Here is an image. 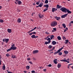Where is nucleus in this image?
I'll use <instances>...</instances> for the list:
<instances>
[{"instance_id": "nucleus-49", "label": "nucleus", "mask_w": 73, "mask_h": 73, "mask_svg": "<svg viewBox=\"0 0 73 73\" xmlns=\"http://www.w3.org/2000/svg\"><path fill=\"white\" fill-rule=\"evenodd\" d=\"M13 58H16V56L14 55Z\"/></svg>"}, {"instance_id": "nucleus-26", "label": "nucleus", "mask_w": 73, "mask_h": 73, "mask_svg": "<svg viewBox=\"0 0 73 73\" xmlns=\"http://www.w3.org/2000/svg\"><path fill=\"white\" fill-rule=\"evenodd\" d=\"M64 53L65 54H68V51L65 50L64 51Z\"/></svg>"}, {"instance_id": "nucleus-5", "label": "nucleus", "mask_w": 73, "mask_h": 73, "mask_svg": "<svg viewBox=\"0 0 73 73\" xmlns=\"http://www.w3.org/2000/svg\"><path fill=\"white\" fill-rule=\"evenodd\" d=\"M64 48V46L62 47L60 49H59L57 51L55 52L54 53V54H57V53H58L59 52H60L62 50V49Z\"/></svg>"}, {"instance_id": "nucleus-27", "label": "nucleus", "mask_w": 73, "mask_h": 73, "mask_svg": "<svg viewBox=\"0 0 73 73\" xmlns=\"http://www.w3.org/2000/svg\"><path fill=\"white\" fill-rule=\"evenodd\" d=\"M62 26L63 27H64V28H66V25L65 24H62Z\"/></svg>"}, {"instance_id": "nucleus-3", "label": "nucleus", "mask_w": 73, "mask_h": 73, "mask_svg": "<svg viewBox=\"0 0 73 73\" xmlns=\"http://www.w3.org/2000/svg\"><path fill=\"white\" fill-rule=\"evenodd\" d=\"M57 25V22L56 21H54L51 23V25L52 27H55Z\"/></svg>"}, {"instance_id": "nucleus-36", "label": "nucleus", "mask_w": 73, "mask_h": 73, "mask_svg": "<svg viewBox=\"0 0 73 73\" xmlns=\"http://www.w3.org/2000/svg\"><path fill=\"white\" fill-rule=\"evenodd\" d=\"M55 48V47H53V48L51 49V50L52 51H53V50H54V49Z\"/></svg>"}, {"instance_id": "nucleus-60", "label": "nucleus", "mask_w": 73, "mask_h": 73, "mask_svg": "<svg viewBox=\"0 0 73 73\" xmlns=\"http://www.w3.org/2000/svg\"><path fill=\"white\" fill-rule=\"evenodd\" d=\"M2 9V7L1 6H0V9Z\"/></svg>"}, {"instance_id": "nucleus-58", "label": "nucleus", "mask_w": 73, "mask_h": 73, "mask_svg": "<svg viewBox=\"0 0 73 73\" xmlns=\"http://www.w3.org/2000/svg\"><path fill=\"white\" fill-rule=\"evenodd\" d=\"M71 23H71V22L70 23V25H69L70 26H71V25H72L71 24Z\"/></svg>"}, {"instance_id": "nucleus-55", "label": "nucleus", "mask_w": 73, "mask_h": 73, "mask_svg": "<svg viewBox=\"0 0 73 73\" xmlns=\"http://www.w3.org/2000/svg\"><path fill=\"white\" fill-rule=\"evenodd\" d=\"M31 33V31H28L27 33Z\"/></svg>"}, {"instance_id": "nucleus-45", "label": "nucleus", "mask_w": 73, "mask_h": 73, "mask_svg": "<svg viewBox=\"0 0 73 73\" xmlns=\"http://www.w3.org/2000/svg\"><path fill=\"white\" fill-rule=\"evenodd\" d=\"M53 29L55 31H56V28H54Z\"/></svg>"}, {"instance_id": "nucleus-52", "label": "nucleus", "mask_w": 73, "mask_h": 73, "mask_svg": "<svg viewBox=\"0 0 73 73\" xmlns=\"http://www.w3.org/2000/svg\"><path fill=\"white\" fill-rule=\"evenodd\" d=\"M3 42H5V39H3Z\"/></svg>"}, {"instance_id": "nucleus-34", "label": "nucleus", "mask_w": 73, "mask_h": 73, "mask_svg": "<svg viewBox=\"0 0 73 73\" xmlns=\"http://www.w3.org/2000/svg\"><path fill=\"white\" fill-rule=\"evenodd\" d=\"M40 1H39L38 2H36V4H37V5H39V4H40Z\"/></svg>"}, {"instance_id": "nucleus-20", "label": "nucleus", "mask_w": 73, "mask_h": 73, "mask_svg": "<svg viewBox=\"0 0 73 73\" xmlns=\"http://www.w3.org/2000/svg\"><path fill=\"white\" fill-rule=\"evenodd\" d=\"M44 7H46V8H49V5L48 4H46L45 5H44Z\"/></svg>"}, {"instance_id": "nucleus-6", "label": "nucleus", "mask_w": 73, "mask_h": 73, "mask_svg": "<svg viewBox=\"0 0 73 73\" xmlns=\"http://www.w3.org/2000/svg\"><path fill=\"white\" fill-rule=\"evenodd\" d=\"M68 15V13L65 14L64 15H62L61 16V18H65V17H66V16H67V15Z\"/></svg>"}, {"instance_id": "nucleus-33", "label": "nucleus", "mask_w": 73, "mask_h": 73, "mask_svg": "<svg viewBox=\"0 0 73 73\" xmlns=\"http://www.w3.org/2000/svg\"><path fill=\"white\" fill-rule=\"evenodd\" d=\"M62 38L63 39H64V40H66V37L65 36H63L62 37Z\"/></svg>"}, {"instance_id": "nucleus-29", "label": "nucleus", "mask_w": 73, "mask_h": 73, "mask_svg": "<svg viewBox=\"0 0 73 73\" xmlns=\"http://www.w3.org/2000/svg\"><path fill=\"white\" fill-rule=\"evenodd\" d=\"M45 4H48V0H46L44 2Z\"/></svg>"}, {"instance_id": "nucleus-7", "label": "nucleus", "mask_w": 73, "mask_h": 73, "mask_svg": "<svg viewBox=\"0 0 73 73\" xmlns=\"http://www.w3.org/2000/svg\"><path fill=\"white\" fill-rule=\"evenodd\" d=\"M31 37L32 38H38V36H35V35H33L31 36Z\"/></svg>"}, {"instance_id": "nucleus-31", "label": "nucleus", "mask_w": 73, "mask_h": 73, "mask_svg": "<svg viewBox=\"0 0 73 73\" xmlns=\"http://www.w3.org/2000/svg\"><path fill=\"white\" fill-rule=\"evenodd\" d=\"M30 68V67L29 66H26L27 69V70L29 69Z\"/></svg>"}, {"instance_id": "nucleus-19", "label": "nucleus", "mask_w": 73, "mask_h": 73, "mask_svg": "<svg viewBox=\"0 0 73 73\" xmlns=\"http://www.w3.org/2000/svg\"><path fill=\"white\" fill-rule=\"evenodd\" d=\"M57 8L58 9V8H62V7L61 6H59V5H57Z\"/></svg>"}, {"instance_id": "nucleus-2", "label": "nucleus", "mask_w": 73, "mask_h": 73, "mask_svg": "<svg viewBox=\"0 0 73 73\" xmlns=\"http://www.w3.org/2000/svg\"><path fill=\"white\" fill-rule=\"evenodd\" d=\"M60 9L61 11L62 12H63L64 13H66L67 12V9L65 7H62Z\"/></svg>"}, {"instance_id": "nucleus-21", "label": "nucleus", "mask_w": 73, "mask_h": 73, "mask_svg": "<svg viewBox=\"0 0 73 73\" xmlns=\"http://www.w3.org/2000/svg\"><path fill=\"white\" fill-rule=\"evenodd\" d=\"M67 12L68 13H68V14L69 13H70H70H72V12L70 11H69V10H67Z\"/></svg>"}, {"instance_id": "nucleus-46", "label": "nucleus", "mask_w": 73, "mask_h": 73, "mask_svg": "<svg viewBox=\"0 0 73 73\" xmlns=\"http://www.w3.org/2000/svg\"><path fill=\"white\" fill-rule=\"evenodd\" d=\"M43 70L44 72H45L46 71V69H43Z\"/></svg>"}, {"instance_id": "nucleus-47", "label": "nucleus", "mask_w": 73, "mask_h": 73, "mask_svg": "<svg viewBox=\"0 0 73 73\" xmlns=\"http://www.w3.org/2000/svg\"><path fill=\"white\" fill-rule=\"evenodd\" d=\"M33 35V34H32V33H30L29 34V35Z\"/></svg>"}, {"instance_id": "nucleus-1", "label": "nucleus", "mask_w": 73, "mask_h": 73, "mask_svg": "<svg viewBox=\"0 0 73 73\" xmlns=\"http://www.w3.org/2000/svg\"><path fill=\"white\" fill-rule=\"evenodd\" d=\"M10 48L7 50V52H8L10 51V50H15L17 49V47L16 46H15V45L14 44H13V45L12 44Z\"/></svg>"}, {"instance_id": "nucleus-28", "label": "nucleus", "mask_w": 73, "mask_h": 73, "mask_svg": "<svg viewBox=\"0 0 73 73\" xmlns=\"http://www.w3.org/2000/svg\"><path fill=\"white\" fill-rule=\"evenodd\" d=\"M0 23H4V20L3 19H0Z\"/></svg>"}, {"instance_id": "nucleus-61", "label": "nucleus", "mask_w": 73, "mask_h": 73, "mask_svg": "<svg viewBox=\"0 0 73 73\" xmlns=\"http://www.w3.org/2000/svg\"><path fill=\"white\" fill-rule=\"evenodd\" d=\"M8 73H12V72H8Z\"/></svg>"}, {"instance_id": "nucleus-44", "label": "nucleus", "mask_w": 73, "mask_h": 73, "mask_svg": "<svg viewBox=\"0 0 73 73\" xmlns=\"http://www.w3.org/2000/svg\"><path fill=\"white\" fill-rule=\"evenodd\" d=\"M23 72H24V73H27V72H28V71H23Z\"/></svg>"}, {"instance_id": "nucleus-24", "label": "nucleus", "mask_w": 73, "mask_h": 73, "mask_svg": "<svg viewBox=\"0 0 73 73\" xmlns=\"http://www.w3.org/2000/svg\"><path fill=\"white\" fill-rule=\"evenodd\" d=\"M61 64H58L57 65L58 68H60V67H61Z\"/></svg>"}, {"instance_id": "nucleus-37", "label": "nucleus", "mask_w": 73, "mask_h": 73, "mask_svg": "<svg viewBox=\"0 0 73 73\" xmlns=\"http://www.w3.org/2000/svg\"><path fill=\"white\" fill-rule=\"evenodd\" d=\"M6 56L7 57H9V56H10V55H9V54H6Z\"/></svg>"}, {"instance_id": "nucleus-32", "label": "nucleus", "mask_w": 73, "mask_h": 73, "mask_svg": "<svg viewBox=\"0 0 73 73\" xmlns=\"http://www.w3.org/2000/svg\"><path fill=\"white\" fill-rule=\"evenodd\" d=\"M52 47H53V46L52 45H50L48 46V47L49 49H51V48H52Z\"/></svg>"}, {"instance_id": "nucleus-50", "label": "nucleus", "mask_w": 73, "mask_h": 73, "mask_svg": "<svg viewBox=\"0 0 73 73\" xmlns=\"http://www.w3.org/2000/svg\"><path fill=\"white\" fill-rule=\"evenodd\" d=\"M73 65V64H70L68 65V66H70V65Z\"/></svg>"}, {"instance_id": "nucleus-16", "label": "nucleus", "mask_w": 73, "mask_h": 73, "mask_svg": "<svg viewBox=\"0 0 73 73\" xmlns=\"http://www.w3.org/2000/svg\"><path fill=\"white\" fill-rule=\"evenodd\" d=\"M21 19L18 18L17 20V23H21Z\"/></svg>"}, {"instance_id": "nucleus-11", "label": "nucleus", "mask_w": 73, "mask_h": 73, "mask_svg": "<svg viewBox=\"0 0 73 73\" xmlns=\"http://www.w3.org/2000/svg\"><path fill=\"white\" fill-rule=\"evenodd\" d=\"M55 19H56V20L57 21H59L61 19L60 18V17H57V16H55L54 17Z\"/></svg>"}, {"instance_id": "nucleus-59", "label": "nucleus", "mask_w": 73, "mask_h": 73, "mask_svg": "<svg viewBox=\"0 0 73 73\" xmlns=\"http://www.w3.org/2000/svg\"><path fill=\"white\" fill-rule=\"evenodd\" d=\"M36 28H37V27H35L34 28V29L35 30V29H36Z\"/></svg>"}, {"instance_id": "nucleus-62", "label": "nucleus", "mask_w": 73, "mask_h": 73, "mask_svg": "<svg viewBox=\"0 0 73 73\" xmlns=\"http://www.w3.org/2000/svg\"><path fill=\"white\" fill-rule=\"evenodd\" d=\"M48 8H46V9H45V10H46V11H47V10H48Z\"/></svg>"}, {"instance_id": "nucleus-22", "label": "nucleus", "mask_w": 73, "mask_h": 73, "mask_svg": "<svg viewBox=\"0 0 73 73\" xmlns=\"http://www.w3.org/2000/svg\"><path fill=\"white\" fill-rule=\"evenodd\" d=\"M17 3H18V5H20V4H21L22 2H21V1H18Z\"/></svg>"}, {"instance_id": "nucleus-18", "label": "nucleus", "mask_w": 73, "mask_h": 73, "mask_svg": "<svg viewBox=\"0 0 73 73\" xmlns=\"http://www.w3.org/2000/svg\"><path fill=\"white\" fill-rule=\"evenodd\" d=\"M5 42H6V43H8V41H9V39L8 38L5 39Z\"/></svg>"}, {"instance_id": "nucleus-23", "label": "nucleus", "mask_w": 73, "mask_h": 73, "mask_svg": "<svg viewBox=\"0 0 73 73\" xmlns=\"http://www.w3.org/2000/svg\"><path fill=\"white\" fill-rule=\"evenodd\" d=\"M54 38V36L53 35H52L51 36L50 38H51V40H52Z\"/></svg>"}, {"instance_id": "nucleus-17", "label": "nucleus", "mask_w": 73, "mask_h": 73, "mask_svg": "<svg viewBox=\"0 0 73 73\" xmlns=\"http://www.w3.org/2000/svg\"><path fill=\"white\" fill-rule=\"evenodd\" d=\"M2 69L3 70H5V64H3V66Z\"/></svg>"}, {"instance_id": "nucleus-12", "label": "nucleus", "mask_w": 73, "mask_h": 73, "mask_svg": "<svg viewBox=\"0 0 73 73\" xmlns=\"http://www.w3.org/2000/svg\"><path fill=\"white\" fill-rule=\"evenodd\" d=\"M57 59H55L53 60V62L54 64H57Z\"/></svg>"}, {"instance_id": "nucleus-9", "label": "nucleus", "mask_w": 73, "mask_h": 73, "mask_svg": "<svg viewBox=\"0 0 73 73\" xmlns=\"http://www.w3.org/2000/svg\"><path fill=\"white\" fill-rule=\"evenodd\" d=\"M57 11V9H56L54 8H53L52 9V12H54V11Z\"/></svg>"}, {"instance_id": "nucleus-30", "label": "nucleus", "mask_w": 73, "mask_h": 73, "mask_svg": "<svg viewBox=\"0 0 73 73\" xmlns=\"http://www.w3.org/2000/svg\"><path fill=\"white\" fill-rule=\"evenodd\" d=\"M58 53L59 56H61L62 54V53L61 52H59V53Z\"/></svg>"}, {"instance_id": "nucleus-53", "label": "nucleus", "mask_w": 73, "mask_h": 73, "mask_svg": "<svg viewBox=\"0 0 73 73\" xmlns=\"http://www.w3.org/2000/svg\"><path fill=\"white\" fill-rule=\"evenodd\" d=\"M66 29H65L64 30V32H66Z\"/></svg>"}, {"instance_id": "nucleus-51", "label": "nucleus", "mask_w": 73, "mask_h": 73, "mask_svg": "<svg viewBox=\"0 0 73 73\" xmlns=\"http://www.w3.org/2000/svg\"><path fill=\"white\" fill-rule=\"evenodd\" d=\"M14 55H11V57H12V58H13V57L14 56Z\"/></svg>"}, {"instance_id": "nucleus-40", "label": "nucleus", "mask_w": 73, "mask_h": 73, "mask_svg": "<svg viewBox=\"0 0 73 73\" xmlns=\"http://www.w3.org/2000/svg\"><path fill=\"white\" fill-rule=\"evenodd\" d=\"M31 72L32 73H36V72H35V70H32V71H31Z\"/></svg>"}, {"instance_id": "nucleus-25", "label": "nucleus", "mask_w": 73, "mask_h": 73, "mask_svg": "<svg viewBox=\"0 0 73 73\" xmlns=\"http://www.w3.org/2000/svg\"><path fill=\"white\" fill-rule=\"evenodd\" d=\"M57 38L58 40H61V37L60 36H58L57 37Z\"/></svg>"}, {"instance_id": "nucleus-54", "label": "nucleus", "mask_w": 73, "mask_h": 73, "mask_svg": "<svg viewBox=\"0 0 73 73\" xmlns=\"http://www.w3.org/2000/svg\"><path fill=\"white\" fill-rule=\"evenodd\" d=\"M66 29L67 31L68 30V27H66Z\"/></svg>"}, {"instance_id": "nucleus-48", "label": "nucleus", "mask_w": 73, "mask_h": 73, "mask_svg": "<svg viewBox=\"0 0 73 73\" xmlns=\"http://www.w3.org/2000/svg\"><path fill=\"white\" fill-rule=\"evenodd\" d=\"M39 7H42V6H41V4L39 5Z\"/></svg>"}, {"instance_id": "nucleus-39", "label": "nucleus", "mask_w": 73, "mask_h": 73, "mask_svg": "<svg viewBox=\"0 0 73 73\" xmlns=\"http://www.w3.org/2000/svg\"><path fill=\"white\" fill-rule=\"evenodd\" d=\"M32 33L33 34L35 35V34H36V32H32Z\"/></svg>"}, {"instance_id": "nucleus-13", "label": "nucleus", "mask_w": 73, "mask_h": 73, "mask_svg": "<svg viewBox=\"0 0 73 73\" xmlns=\"http://www.w3.org/2000/svg\"><path fill=\"white\" fill-rule=\"evenodd\" d=\"M38 52V50H35L33 51V54H36V53H37Z\"/></svg>"}, {"instance_id": "nucleus-42", "label": "nucleus", "mask_w": 73, "mask_h": 73, "mask_svg": "<svg viewBox=\"0 0 73 73\" xmlns=\"http://www.w3.org/2000/svg\"><path fill=\"white\" fill-rule=\"evenodd\" d=\"M65 41L66 42H67V43H68V42H69V41H68V40H66Z\"/></svg>"}, {"instance_id": "nucleus-56", "label": "nucleus", "mask_w": 73, "mask_h": 73, "mask_svg": "<svg viewBox=\"0 0 73 73\" xmlns=\"http://www.w3.org/2000/svg\"><path fill=\"white\" fill-rule=\"evenodd\" d=\"M55 32V31L54 30H52V32Z\"/></svg>"}, {"instance_id": "nucleus-15", "label": "nucleus", "mask_w": 73, "mask_h": 73, "mask_svg": "<svg viewBox=\"0 0 73 73\" xmlns=\"http://www.w3.org/2000/svg\"><path fill=\"white\" fill-rule=\"evenodd\" d=\"M56 42L54 41H53L52 42V44L53 45H56Z\"/></svg>"}, {"instance_id": "nucleus-41", "label": "nucleus", "mask_w": 73, "mask_h": 73, "mask_svg": "<svg viewBox=\"0 0 73 73\" xmlns=\"http://www.w3.org/2000/svg\"><path fill=\"white\" fill-rule=\"evenodd\" d=\"M46 34H47V35H49L50 34V33H48V32H46Z\"/></svg>"}, {"instance_id": "nucleus-38", "label": "nucleus", "mask_w": 73, "mask_h": 73, "mask_svg": "<svg viewBox=\"0 0 73 73\" xmlns=\"http://www.w3.org/2000/svg\"><path fill=\"white\" fill-rule=\"evenodd\" d=\"M27 60H28V61H30L31 60V58H27Z\"/></svg>"}, {"instance_id": "nucleus-35", "label": "nucleus", "mask_w": 73, "mask_h": 73, "mask_svg": "<svg viewBox=\"0 0 73 73\" xmlns=\"http://www.w3.org/2000/svg\"><path fill=\"white\" fill-rule=\"evenodd\" d=\"M48 66V67H51L52 66V64H49L48 65L46 66Z\"/></svg>"}, {"instance_id": "nucleus-57", "label": "nucleus", "mask_w": 73, "mask_h": 73, "mask_svg": "<svg viewBox=\"0 0 73 73\" xmlns=\"http://www.w3.org/2000/svg\"><path fill=\"white\" fill-rule=\"evenodd\" d=\"M46 10H45V9L44 10H43V12H45V11H46Z\"/></svg>"}, {"instance_id": "nucleus-43", "label": "nucleus", "mask_w": 73, "mask_h": 73, "mask_svg": "<svg viewBox=\"0 0 73 73\" xmlns=\"http://www.w3.org/2000/svg\"><path fill=\"white\" fill-rule=\"evenodd\" d=\"M29 63L30 64H33V63H32V62L31 61H30L29 62Z\"/></svg>"}, {"instance_id": "nucleus-64", "label": "nucleus", "mask_w": 73, "mask_h": 73, "mask_svg": "<svg viewBox=\"0 0 73 73\" xmlns=\"http://www.w3.org/2000/svg\"><path fill=\"white\" fill-rule=\"evenodd\" d=\"M71 68H72V69H73V66H71Z\"/></svg>"}, {"instance_id": "nucleus-14", "label": "nucleus", "mask_w": 73, "mask_h": 73, "mask_svg": "<svg viewBox=\"0 0 73 73\" xmlns=\"http://www.w3.org/2000/svg\"><path fill=\"white\" fill-rule=\"evenodd\" d=\"M7 31L8 33H12V30L9 29H7Z\"/></svg>"}, {"instance_id": "nucleus-8", "label": "nucleus", "mask_w": 73, "mask_h": 73, "mask_svg": "<svg viewBox=\"0 0 73 73\" xmlns=\"http://www.w3.org/2000/svg\"><path fill=\"white\" fill-rule=\"evenodd\" d=\"M38 16L39 17L40 19H42V18H43V17H44V15H41V14H39Z\"/></svg>"}, {"instance_id": "nucleus-4", "label": "nucleus", "mask_w": 73, "mask_h": 73, "mask_svg": "<svg viewBox=\"0 0 73 73\" xmlns=\"http://www.w3.org/2000/svg\"><path fill=\"white\" fill-rule=\"evenodd\" d=\"M47 41H48V42L46 41L45 42L44 44L45 45H47V44H50V41L51 40H50V38H48L47 39Z\"/></svg>"}, {"instance_id": "nucleus-63", "label": "nucleus", "mask_w": 73, "mask_h": 73, "mask_svg": "<svg viewBox=\"0 0 73 73\" xmlns=\"http://www.w3.org/2000/svg\"><path fill=\"white\" fill-rule=\"evenodd\" d=\"M71 23H72V24H73V21H71Z\"/></svg>"}, {"instance_id": "nucleus-10", "label": "nucleus", "mask_w": 73, "mask_h": 73, "mask_svg": "<svg viewBox=\"0 0 73 73\" xmlns=\"http://www.w3.org/2000/svg\"><path fill=\"white\" fill-rule=\"evenodd\" d=\"M60 61H63V62H67V63H69V61H67V60H60Z\"/></svg>"}]
</instances>
